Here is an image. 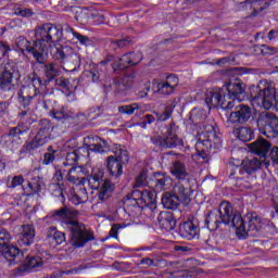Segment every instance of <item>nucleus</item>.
<instances>
[{"label": "nucleus", "instance_id": "obj_32", "mask_svg": "<svg viewBox=\"0 0 278 278\" xmlns=\"http://www.w3.org/2000/svg\"><path fill=\"white\" fill-rule=\"evenodd\" d=\"M53 129V124L49 119H40L37 124V134L38 138L41 140L49 142V138H51V130Z\"/></svg>", "mask_w": 278, "mask_h": 278}, {"label": "nucleus", "instance_id": "obj_42", "mask_svg": "<svg viewBox=\"0 0 278 278\" xmlns=\"http://www.w3.org/2000/svg\"><path fill=\"white\" fill-rule=\"evenodd\" d=\"M134 42L135 41L131 37H124L122 39L111 41L110 47L113 51H116V49H127L132 47Z\"/></svg>", "mask_w": 278, "mask_h": 278}, {"label": "nucleus", "instance_id": "obj_24", "mask_svg": "<svg viewBox=\"0 0 278 278\" xmlns=\"http://www.w3.org/2000/svg\"><path fill=\"white\" fill-rule=\"evenodd\" d=\"M168 186H170V176L166 174L155 173L151 178L150 188L156 195L157 192H164Z\"/></svg>", "mask_w": 278, "mask_h": 278}, {"label": "nucleus", "instance_id": "obj_1", "mask_svg": "<svg viewBox=\"0 0 278 278\" xmlns=\"http://www.w3.org/2000/svg\"><path fill=\"white\" fill-rule=\"evenodd\" d=\"M205 223L208 229L216 231L220 225H228L236 229V233L240 238H257L262 230V217L255 213L248 214L245 218H242L240 212H238L231 203L223 201L218 208L213 210L206 216Z\"/></svg>", "mask_w": 278, "mask_h": 278}, {"label": "nucleus", "instance_id": "obj_64", "mask_svg": "<svg viewBox=\"0 0 278 278\" xmlns=\"http://www.w3.org/2000/svg\"><path fill=\"white\" fill-rule=\"evenodd\" d=\"M87 77H90L92 81H99V72L97 70H91L87 72Z\"/></svg>", "mask_w": 278, "mask_h": 278}, {"label": "nucleus", "instance_id": "obj_19", "mask_svg": "<svg viewBox=\"0 0 278 278\" xmlns=\"http://www.w3.org/2000/svg\"><path fill=\"white\" fill-rule=\"evenodd\" d=\"M225 88L228 92V96H226V99L228 101H242V97H244V92H247V85L244 83L237 80L233 83H227L225 85Z\"/></svg>", "mask_w": 278, "mask_h": 278}, {"label": "nucleus", "instance_id": "obj_43", "mask_svg": "<svg viewBox=\"0 0 278 278\" xmlns=\"http://www.w3.org/2000/svg\"><path fill=\"white\" fill-rule=\"evenodd\" d=\"M47 237L52 238L56 244H63V242H66V236L64 232L58 231V228L55 227L48 228Z\"/></svg>", "mask_w": 278, "mask_h": 278}, {"label": "nucleus", "instance_id": "obj_33", "mask_svg": "<svg viewBox=\"0 0 278 278\" xmlns=\"http://www.w3.org/2000/svg\"><path fill=\"white\" fill-rule=\"evenodd\" d=\"M30 81L31 86H28V88H30V92H33V94H35V92H37V94H45L42 90L47 89L49 86V83L45 78L34 73Z\"/></svg>", "mask_w": 278, "mask_h": 278}, {"label": "nucleus", "instance_id": "obj_34", "mask_svg": "<svg viewBox=\"0 0 278 278\" xmlns=\"http://www.w3.org/2000/svg\"><path fill=\"white\" fill-rule=\"evenodd\" d=\"M105 147H108V141L99 137L93 138L92 142L84 144V148L88 151V155H90V151L91 153H105Z\"/></svg>", "mask_w": 278, "mask_h": 278}, {"label": "nucleus", "instance_id": "obj_12", "mask_svg": "<svg viewBox=\"0 0 278 278\" xmlns=\"http://www.w3.org/2000/svg\"><path fill=\"white\" fill-rule=\"evenodd\" d=\"M21 75L14 63L0 64V88L9 91L14 88V80L18 81Z\"/></svg>", "mask_w": 278, "mask_h": 278}, {"label": "nucleus", "instance_id": "obj_58", "mask_svg": "<svg viewBox=\"0 0 278 278\" xmlns=\"http://www.w3.org/2000/svg\"><path fill=\"white\" fill-rule=\"evenodd\" d=\"M16 16H23L29 18V16H34V11L31 9H17L15 10Z\"/></svg>", "mask_w": 278, "mask_h": 278}, {"label": "nucleus", "instance_id": "obj_26", "mask_svg": "<svg viewBox=\"0 0 278 278\" xmlns=\"http://www.w3.org/2000/svg\"><path fill=\"white\" fill-rule=\"evenodd\" d=\"M136 78V72H131L130 74H126L123 78H115L112 84L113 90L115 92H125V90H129L131 88V84Z\"/></svg>", "mask_w": 278, "mask_h": 278}, {"label": "nucleus", "instance_id": "obj_61", "mask_svg": "<svg viewBox=\"0 0 278 278\" xmlns=\"http://www.w3.org/2000/svg\"><path fill=\"white\" fill-rule=\"evenodd\" d=\"M118 229H123V226L121 224H114L109 232V236H111V238H118Z\"/></svg>", "mask_w": 278, "mask_h": 278}, {"label": "nucleus", "instance_id": "obj_11", "mask_svg": "<svg viewBox=\"0 0 278 278\" xmlns=\"http://www.w3.org/2000/svg\"><path fill=\"white\" fill-rule=\"evenodd\" d=\"M18 123L15 127L9 129L8 139L21 140V136L28 134L31 129V109H24L17 114Z\"/></svg>", "mask_w": 278, "mask_h": 278}, {"label": "nucleus", "instance_id": "obj_50", "mask_svg": "<svg viewBox=\"0 0 278 278\" xmlns=\"http://www.w3.org/2000/svg\"><path fill=\"white\" fill-rule=\"evenodd\" d=\"M255 51L257 53H261V55H275L276 53H278V49L277 48L270 47V46H266V45L257 46L255 48Z\"/></svg>", "mask_w": 278, "mask_h": 278}, {"label": "nucleus", "instance_id": "obj_31", "mask_svg": "<svg viewBox=\"0 0 278 278\" xmlns=\"http://www.w3.org/2000/svg\"><path fill=\"white\" fill-rule=\"evenodd\" d=\"M45 144H47V141L36 135L31 140L25 141L20 152L34 155V152L38 151L40 147H45Z\"/></svg>", "mask_w": 278, "mask_h": 278}, {"label": "nucleus", "instance_id": "obj_7", "mask_svg": "<svg viewBox=\"0 0 278 278\" xmlns=\"http://www.w3.org/2000/svg\"><path fill=\"white\" fill-rule=\"evenodd\" d=\"M4 257L9 262V264H21L25 266V270H33V268H40L43 262L40 256H27L24 261V254L21 250L14 245H8L4 251Z\"/></svg>", "mask_w": 278, "mask_h": 278}, {"label": "nucleus", "instance_id": "obj_6", "mask_svg": "<svg viewBox=\"0 0 278 278\" xmlns=\"http://www.w3.org/2000/svg\"><path fill=\"white\" fill-rule=\"evenodd\" d=\"M104 175L103 169L96 167L88 178V184L91 190H99V201H108V199L112 197V192H114L115 188V185L112 181L103 179Z\"/></svg>", "mask_w": 278, "mask_h": 278}, {"label": "nucleus", "instance_id": "obj_30", "mask_svg": "<svg viewBox=\"0 0 278 278\" xmlns=\"http://www.w3.org/2000/svg\"><path fill=\"white\" fill-rule=\"evenodd\" d=\"M159 225L161 229H165V231H173L175 229L176 220L175 216L168 212V211H163L159 214L157 217Z\"/></svg>", "mask_w": 278, "mask_h": 278}, {"label": "nucleus", "instance_id": "obj_52", "mask_svg": "<svg viewBox=\"0 0 278 278\" xmlns=\"http://www.w3.org/2000/svg\"><path fill=\"white\" fill-rule=\"evenodd\" d=\"M75 18L80 25H88V21L90 20V13H88L87 10L77 11Z\"/></svg>", "mask_w": 278, "mask_h": 278}, {"label": "nucleus", "instance_id": "obj_62", "mask_svg": "<svg viewBox=\"0 0 278 278\" xmlns=\"http://www.w3.org/2000/svg\"><path fill=\"white\" fill-rule=\"evenodd\" d=\"M27 186L35 194H38L42 190V187L38 182H28Z\"/></svg>", "mask_w": 278, "mask_h": 278}, {"label": "nucleus", "instance_id": "obj_29", "mask_svg": "<svg viewBox=\"0 0 278 278\" xmlns=\"http://www.w3.org/2000/svg\"><path fill=\"white\" fill-rule=\"evenodd\" d=\"M170 173L178 181L190 180V174L188 173V169H186V164H184L181 161L173 162Z\"/></svg>", "mask_w": 278, "mask_h": 278}, {"label": "nucleus", "instance_id": "obj_28", "mask_svg": "<svg viewBox=\"0 0 278 278\" xmlns=\"http://www.w3.org/2000/svg\"><path fill=\"white\" fill-rule=\"evenodd\" d=\"M176 86H179V78L170 74L167 76L166 81L157 84V91L160 94H173Z\"/></svg>", "mask_w": 278, "mask_h": 278}, {"label": "nucleus", "instance_id": "obj_41", "mask_svg": "<svg viewBox=\"0 0 278 278\" xmlns=\"http://www.w3.org/2000/svg\"><path fill=\"white\" fill-rule=\"evenodd\" d=\"M64 31L66 34H71L73 38L77 39L78 42L84 47H88V45H90V38L88 36H84L77 33V30H75V28L71 27L70 25H65Z\"/></svg>", "mask_w": 278, "mask_h": 278}, {"label": "nucleus", "instance_id": "obj_15", "mask_svg": "<svg viewBox=\"0 0 278 278\" xmlns=\"http://www.w3.org/2000/svg\"><path fill=\"white\" fill-rule=\"evenodd\" d=\"M253 117V109L248 104H235V111L230 113L229 123L232 125H244Z\"/></svg>", "mask_w": 278, "mask_h": 278}, {"label": "nucleus", "instance_id": "obj_57", "mask_svg": "<svg viewBox=\"0 0 278 278\" xmlns=\"http://www.w3.org/2000/svg\"><path fill=\"white\" fill-rule=\"evenodd\" d=\"M139 62H142V53L130 52V66H136Z\"/></svg>", "mask_w": 278, "mask_h": 278}, {"label": "nucleus", "instance_id": "obj_14", "mask_svg": "<svg viewBox=\"0 0 278 278\" xmlns=\"http://www.w3.org/2000/svg\"><path fill=\"white\" fill-rule=\"evenodd\" d=\"M131 197L135 201L139 203V205H143L144 207H149L151 212L157 210V200L156 194L152 190H132Z\"/></svg>", "mask_w": 278, "mask_h": 278}, {"label": "nucleus", "instance_id": "obj_56", "mask_svg": "<svg viewBox=\"0 0 278 278\" xmlns=\"http://www.w3.org/2000/svg\"><path fill=\"white\" fill-rule=\"evenodd\" d=\"M191 121L193 123H197L198 125H200V123H203V121H205V115H203V111L201 110L191 111Z\"/></svg>", "mask_w": 278, "mask_h": 278}, {"label": "nucleus", "instance_id": "obj_46", "mask_svg": "<svg viewBox=\"0 0 278 278\" xmlns=\"http://www.w3.org/2000/svg\"><path fill=\"white\" fill-rule=\"evenodd\" d=\"M25 184V178L23 175L17 176H9L7 180V188L14 190V188H18V186H23Z\"/></svg>", "mask_w": 278, "mask_h": 278}, {"label": "nucleus", "instance_id": "obj_47", "mask_svg": "<svg viewBox=\"0 0 278 278\" xmlns=\"http://www.w3.org/2000/svg\"><path fill=\"white\" fill-rule=\"evenodd\" d=\"M55 153H58V150H53V147L49 146L48 152L43 154L42 164L45 166H49V164H53V162H55Z\"/></svg>", "mask_w": 278, "mask_h": 278}, {"label": "nucleus", "instance_id": "obj_22", "mask_svg": "<svg viewBox=\"0 0 278 278\" xmlns=\"http://www.w3.org/2000/svg\"><path fill=\"white\" fill-rule=\"evenodd\" d=\"M199 231H201L199 225L194 224L192 219H188L179 225L178 233L185 240H194L199 236Z\"/></svg>", "mask_w": 278, "mask_h": 278}, {"label": "nucleus", "instance_id": "obj_17", "mask_svg": "<svg viewBox=\"0 0 278 278\" xmlns=\"http://www.w3.org/2000/svg\"><path fill=\"white\" fill-rule=\"evenodd\" d=\"M17 97L20 105L24 109H29L33 99H37L38 103H43V108H47V103H45V94H38V91L31 93L30 87H22Z\"/></svg>", "mask_w": 278, "mask_h": 278}, {"label": "nucleus", "instance_id": "obj_60", "mask_svg": "<svg viewBox=\"0 0 278 278\" xmlns=\"http://www.w3.org/2000/svg\"><path fill=\"white\" fill-rule=\"evenodd\" d=\"M155 121H157L156 116H153L151 114H147L143 117L142 127H147V125H151V124L155 123Z\"/></svg>", "mask_w": 278, "mask_h": 278}, {"label": "nucleus", "instance_id": "obj_35", "mask_svg": "<svg viewBox=\"0 0 278 278\" xmlns=\"http://www.w3.org/2000/svg\"><path fill=\"white\" fill-rule=\"evenodd\" d=\"M252 5L253 7V15L257 16L260 12H264V10H267V8H270V1H264V0H244L242 2H239V5L241 8H244V5Z\"/></svg>", "mask_w": 278, "mask_h": 278}, {"label": "nucleus", "instance_id": "obj_53", "mask_svg": "<svg viewBox=\"0 0 278 278\" xmlns=\"http://www.w3.org/2000/svg\"><path fill=\"white\" fill-rule=\"evenodd\" d=\"M12 240V235L5 228H0V247H7Z\"/></svg>", "mask_w": 278, "mask_h": 278}, {"label": "nucleus", "instance_id": "obj_2", "mask_svg": "<svg viewBox=\"0 0 278 278\" xmlns=\"http://www.w3.org/2000/svg\"><path fill=\"white\" fill-rule=\"evenodd\" d=\"M78 216L79 211L68 206H63L52 213V218L61 220V223H64V225L70 228L72 233L71 244L72 247H75V249H81L86 247L88 242H92V240H94V232L87 229L85 224L75 219Z\"/></svg>", "mask_w": 278, "mask_h": 278}, {"label": "nucleus", "instance_id": "obj_9", "mask_svg": "<svg viewBox=\"0 0 278 278\" xmlns=\"http://www.w3.org/2000/svg\"><path fill=\"white\" fill-rule=\"evenodd\" d=\"M129 162V152L123 148L115 150L114 155L106 159V170L111 177H121L123 166Z\"/></svg>", "mask_w": 278, "mask_h": 278}, {"label": "nucleus", "instance_id": "obj_23", "mask_svg": "<svg viewBox=\"0 0 278 278\" xmlns=\"http://www.w3.org/2000/svg\"><path fill=\"white\" fill-rule=\"evenodd\" d=\"M56 181H70V184H77L79 180V174H77V167L65 166L64 163L60 169L55 173Z\"/></svg>", "mask_w": 278, "mask_h": 278}, {"label": "nucleus", "instance_id": "obj_20", "mask_svg": "<svg viewBox=\"0 0 278 278\" xmlns=\"http://www.w3.org/2000/svg\"><path fill=\"white\" fill-rule=\"evenodd\" d=\"M37 43L36 41H34L31 43V41L25 39V38H20L17 40V48L20 49L21 53H25V51H27V53H31L33 58L36 62V64H43L45 63V59H39L40 55H42L40 53V50L37 48Z\"/></svg>", "mask_w": 278, "mask_h": 278}, {"label": "nucleus", "instance_id": "obj_4", "mask_svg": "<svg viewBox=\"0 0 278 278\" xmlns=\"http://www.w3.org/2000/svg\"><path fill=\"white\" fill-rule=\"evenodd\" d=\"M220 137L216 134L213 125H205L204 129L198 135V142L195 144L199 149L195 157L202 160V163L210 162V154L216 153L220 149Z\"/></svg>", "mask_w": 278, "mask_h": 278}, {"label": "nucleus", "instance_id": "obj_49", "mask_svg": "<svg viewBox=\"0 0 278 278\" xmlns=\"http://www.w3.org/2000/svg\"><path fill=\"white\" fill-rule=\"evenodd\" d=\"M154 114L159 123H164L173 116V108L166 106L163 112H154Z\"/></svg>", "mask_w": 278, "mask_h": 278}, {"label": "nucleus", "instance_id": "obj_21", "mask_svg": "<svg viewBox=\"0 0 278 278\" xmlns=\"http://www.w3.org/2000/svg\"><path fill=\"white\" fill-rule=\"evenodd\" d=\"M49 58V54L46 56V60L43 63L40 64L42 71H43V79L47 80L49 84L51 81H54L56 77H60L62 75V67L58 65V62L53 61L50 63H47V60Z\"/></svg>", "mask_w": 278, "mask_h": 278}, {"label": "nucleus", "instance_id": "obj_25", "mask_svg": "<svg viewBox=\"0 0 278 278\" xmlns=\"http://www.w3.org/2000/svg\"><path fill=\"white\" fill-rule=\"evenodd\" d=\"M270 142L264 138H258L254 142L250 143L249 149L254 155H258L261 160H266L268 151H270Z\"/></svg>", "mask_w": 278, "mask_h": 278}, {"label": "nucleus", "instance_id": "obj_27", "mask_svg": "<svg viewBox=\"0 0 278 278\" xmlns=\"http://www.w3.org/2000/svg\"><path fill=\"white\" fill-rule=\"evenodd\" d=\"M36 238V229L33 225H23L21 237L17 240L20 247H30Z\"/></svg>", "mask_w": 278, "mask_h": 278}, {"label": "nucleus", "instance_id": "obj_40", "mask_svg": "<svg viewBox=\"0 0 278 278\" xmlns=\"http://www.w3.org/2000/svg\"><path fill=\"white\" fill-rule=\"evenodd\" d=\"M81 148L75 149L72 152H67L65 162H63L64 166H71L72 168H77V162H79V153Z\"/></svg>", "mask_w": 278, "mask_h": 278}, {"label": "nucleus", "instance_id": "obj_18", "mask_svg": "<svg viewBox=\"0 0 278 278\" xmlns=\"http://www.w3.org/2000/svg\"><path fill=\"white\" fill-rule=\"evenodd\" d=\"M173 192L181 203H185V205H188L190 201H192V185H190V180H180L178 181L174 188Z\"/></svg>", "mask_w": 278, "mask_h": 278}, {"label": "nucleus", "instance_id": "obj_63", "mask_svg": "<svg viewBox=\"0 0 278 278\" xmlns=\"http://www.w3.org/2000/svg\"><path fill=\"white\" fill-rule=\"evenodd\" d=\"M12 49L5 42L0 41V52L3 56L8 55Z\"/></svg>", "mask_w": 278, "mask_h": 278}, {"label": "nucleus", "instance_id": "obj_5", "mask_svg": "<svg viewBox=\"0 0 278 278\" xmlns=\"http://www.w3.org/2000/svg\"><path fill=\"white\" fill-rule=\"evenodd\" d=\"M166 131L161 135L152 136L150 142L159 149H177V147H184V140L179 138L177 131L179 126L175 122H170L166 127Z\"/></svg>", "mask_w": 278, "mask_h": 278}, {"label": "nucleus", "instance_id": "obj_16", "mask_svg": "<svg viewBox=\"0 0 278 278\" xmlns=\"http://www.w3.org/2000/svg\"><path fill=\"white\" fill-rule=\"evenodd\" d=\"M269 166H270V161L252 157V159L242 161L239 173L240 175H244V173L247 175H253V173H257L260 168H268Z\"/></svg>", "mask_w": 278, "mask_h": 278}, {"label": "nucleus", "instance_id": "obj_48", "mask_svg": "<svg viewBox=\"0 0 278 278\" xmlns=\"http://www.w3.org/2000/svg\"><path fill=\"white\" fill-rule=\"evenodd\" d=\"M117 110L119 114H127V116H131L134 115L136 110H140V105H138V103L126 104V105L118 106Z\"/></svg>", "mask_w": 278, "mask_h": 278}, {"label": "nucleus", "instance_id": "obj_36", "mask_svg": "<svg viewBox=\"0 0 278 278\" xmlns=\"http://www.w3.org/2000/svg\"><path fill=\"white\" fill-rule=\"evenodd\" d=\"M181 203L174 191L165 192L162 197V204L166 210H177Z\"/></svg>", "mask_w": 278, "mask_h": 278}, {"label": "nucleus", "instance_id": "obj_38", "mask_svg": "<svg viewBox=\"0 0 278 278\" xmlns=\"http://www.w3.org/2000/svg\"><path fill=\"white\" fill-rule=\"evenodd\" d=\"M111 66L114 73H116L117 71H125V68H129V66H131L130 52L124 54L123 58L114 61Z\"/></svg>", "mask_w": 278, "mask_h": 278}, {"label": "nucleus", "instance_id": "obj_45", "mask_svg": "<svg viewBox=\"0 0 278 278\" xmlns=\"http://www.w3.org/2000/svg\"><path fill=\"white\" fill-rule=\"evenodd\" d=\"M50 116H52V118H55L56 121H61L62 123H64L65 121H68V118H73V113L62 108L56 111L55 110L51 111Z\"/></svg>", "mask_w": 278, "mask_h": 278}, {"label": "nucleus", "instance_id": "obj_39", "mask_svg": "<svg viewBox=\"0 0 278 278\" xmlns=\"http://www.w3.org/2000/svg\"><path fill=\"white\" fill-rule=\"evenodd\" d=\"M147 186L151 188V178H149V170L142 169L136 177L134 188H142Z\"/></svg>", "mask_w": 278, "mask_h": 278}, {"label": "nucleus", "instance_id": "obj_54", "mask_svg": "<svg viewBox=\"0 0 278 278\" xmlns=\"http://www.w3.org/2000/svg\"><path fill=\"white\" fill-rule=\"evenodd\" d=\"M54 84L61 90H65L66 92H68V90H71V83L68 81V79H66L64 77L55 78Z\"/></svg>", "mask_w": 278, "mask_h": 278}, {"label": "nucleus", "instance_id": "obj_51", "mask_svg": "<svg viewBox=\"0 0 278 278\" xmlns=\"http://www.w3.org/2000/svg\"><path fill=\"white\" fill-rule=\"evenodd\" d=\"M162 262H164V260H153L151 257H143L140 260V263L142 266H146V268H157L160 267V265L162 264Z\"/></svg>", "mask_w": 278, "mask_h": 278}, {"label": "nucleus", "instance_id": "obj_13", "mask_svg": "<svg viewBox=\"0 0 278 278\" xmlns=\"http://www.w3.org/2000/svg\"><path fill=\"white\" fill-rule=\"evenodd\" d=\"M205 103L208 108H222V110H233L236 108V102L233 100H228L227 96L220 92V89H210L206 91Z\"/></svg>", "mask_w": 278, "mask_h": 278}, {"label": "nucleus", "instance_id": "obj_55", "mask_svg": "<svg viewBox=\"0 0 278 278\" xmlns=\"http://www.w3.org/2000/svg\"><path fill=\"white\" fill-rule=\"evenodd\" d=\"M124 205L126 210H129L130 207H144L143 204H140L138 200H135L130 195H127L126 198H124Z\"/></svg>", "mask_w": 278, "mask_h": 278}, {"label": "nucleus", "instance_id": "obj_44", "mask_svg": "<svg viewBox=\"0 0 278 278\" xmlns=\"http://www.w3.org/2000/svg\"><path fill=\"white\" fill-rule=\"evenodd\" d=\"M71 201L72 203H74V205H80V203H86V201H88V191L86 190V188H80L77 192L72 194Z\"/></svg>", "mask_w": 278, "mask_h": 278}, {"label": "nucleus", "instance_id": "obj_59", "mask_svg": "<svg viewBox=\"0 0 278 278\" xmlns=\"http://www.w3.org/2000/svg\"><path fill=\"white\" fill-rule=\"evenodd\" d=\"M269 159L273 166H278V147L271 148L269 152Z\"/></svg>", "mask_w": 278, "mask_h": 278}, {"label": "nucleus", "instance_id": "obj_10", "mask_svg": "<svg viewBox=\"0 0 278 278\" xmlns=\"http://www.w3.org/2000/svg\"><path fill=\"white\" fill-rule=\"evenodd\" d=\"M257 126L266 138H277L278 137V117L273 112H263L257 118Z\"/></svg>", "mask_w": 278, "mask_h": 278}, {"label": "nucleus", "instance_id": "obj_3", "mask_svg": "<svg viewBox=\"0 0 278 278\" xmlns=\"http://www.w3.org/2000/svg\"><path fill=\"white\" fill-rule=\"evenodd\" d=\"M35 38L37 49L41 53L38 59H43L45 61L47 60V55H49L51 45H55V42L62 40V29L51 23L41 24L35 28Z\"/></svg>", "mask_w": 278, "mask_h": 278}, {"label": "nucleus", "instance_id": "obj_8", "mask_svg": "<svg viewBox=\"0 0 278 278\" xmlns=\"http://www.w3.org/2000/svg\"><path fill=\"white\" fill-rule=\"evenodd\" d=\"M53 59L61 60L63 70L67 73H75L81 66V56L73 52L71 47L55 48Z\"/></svg>", "mask_w": 278, "mask_h": 278}, {"label": "nucleus", "instance_id": "obj_37", "mask_svg": "<svg viewBox=\"0 0 278 278\" xmlns=\"http://www.w3.org/2000/svg\"><path fill=\"white\" fill-rule=\"evenodd\" d=\"M233 136H236V138H238V140H240L241 142H250V140H253V138H255L253 129L249 127L235 128Z\"/></svg>", "mask_w": 278, "mask_h": 278}]
</instances>
